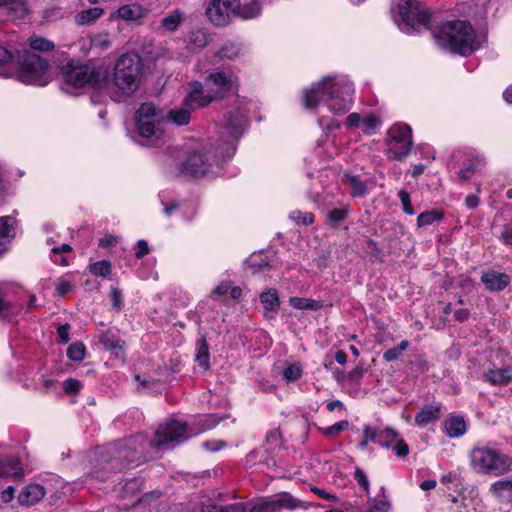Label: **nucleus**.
<instances>
[{
	"label": "nucleus",
	"instance_id": "nucleus-31",
	"mask_svg": "<svg viewBox=\"0 0 512 512\" xmlns=\"http://www.w3.org/2000/svg\"><path fill=\"white\" fill-rule=\"evenodd\" d=\"M260 301L266 311L277 312L280 300L276 289L270 288L260 294Z\"/></svg>",
	"mask_w": 512,
	"mask_h": 512
},
{
	"label": "nucleus",
	"instance_id": "nucleus-41",
	"mask_svg": "<svg viewBox=\"0 0 512 512\" xmlns=\"http://www.w3.org/2000/svg\"><path fill=\"white\" fill-rule=\"evenodd\" d=\"M91 48L98 51H104L111 46L110 35L108 33H99L90 38Z\"/></svg>",
	"mask_w": 512,
	"mask_h": 512
},
{
	"label": "nucleus",
	"instance_id": "nucleus-27",
	"mask_svg": "<svg viewBox=\"0 0 512 512\" xmlns=\"http://www.w3.org/2000/svg\"><path fill=\"white\" fill-rule=\"evenodd\" d=\"M245 508L242 504H233L229 506H218L215 504H205L200 502L195 504L190 512H244Z\"/></svg>",
	"mask_w": 512,
	"mask_h": 512
},
{
	"label": "nucleus",
	"instance_id": "nucleus-33",
	"mask_svg": "<svg viewBox=\"0 0 512 512\" xmlns=\"http://www.w3.org/2000/svg\"><path fill=\"white\" fill-rule=\"evenodd\" d=\"M443 219V213L437 209L422 212L417 217V226L425 227Z\"/></svg>",
	"mask_w": 512,
	"mask_h": 512
},
{
	"label": "nucleus",
	"instance_id": "nucleus-53",
	"mask_svg": "<svg viewBox=\"0 0 512 512\" xmlns=\"http://www.w3.org/2000/svg\"><path fill=\"white\" fill-rule=\"evenodd\" d=\"M354 477H355L356 481L358 482V484L364 489V491L368 492L369 491V481H368V478H367L366 474L364 473V471L361 469H356L355 473H354Z\"/></svg>",
	"mask_w": 512,
	"mask_h": 512
},
{
	"label": "nucleus",
	"instance_id": "nucleus-55",
	"mask_svg": "<svg viewBox=\"0 0 512 512\" xmlns=\"http://www.w3.org/2000/svg\"><path fill=\"white\" fill-rule=\"evenodd\" d=\"M249 512H272L269 499H263L257 502L252 508H250Z\"/></svg>",
	"mask_w": 512,
	"mask_h": 512
},
{
	"label": "nucleus",
	"instance_id": "nucleus-6",
	"mask_svg": "<svg viewBox=\"0 0 512 512\" xmlns=\"http://www.w3.org/2000/svg\"><path fill=\"white\" fill-rule=\"evenodd\" d=\"M61 77L64 83L75 88L88 86L96 90H102L109 83L107 67L94 61H88L84 64L68 63L63 66Z\"/></svg>",
	"mask_w": 512,
	"mask_h": 512
},
{
	"label": "nucleus",
	"instance_id": "nucleus-8",
	"mask_svg": "<svg viewBox=\"0 0 512 512\" xmlns=\"http://www.w3.org/2000/svg\"><path fill=\"white\" fill-rule=\"evenodd\" d=\"M136 128L143 139V145L157 146L162 143L165 133L162 123L165 119L163 112L153 103H143L136 111Z\"/></svg>",
	"mask_w": 512,
	"mask_h": 512
},
{
	"label": "nucleus",
	"instance_id": "nucleus-9",
	"mask_svg": "<svg viewBox=\"0 0 512 512\" xmlns=\"http://www.w3.org/2000/svg\"><path fill=\"white\" fill-rule=\"evenodd\" d=\"M237 88V78L232 73L223 71L212 72L206 77L205 84H202V93L199 94V105L206 107L218 98L235 93Z\"/></svg>",
	"mask_w": 512,
	"mask_h": 512
},
{
	"label": "nucleus",
	"instance_id": "nucleus-2",
	"mask_svg": "<svg viewBox=\"0 0 512 512\" xmlns=\"http://www.w3.org/2000/svg\"><path fill=\"white\" fill-rule=\"evenodd\" d=\"M191 435L188 433L186 423L170 420L159 425L154 439L150 442L143 434L118 441L107 448L106 455L101 456L100 469L90 476L104 481L109 471H122L137 466L141 460L145 459L144 452L147 446H153L158 450L172 449Z\"/></svg>",
	"mask_w": 512,
	"mask_h": 512
},
{
	"label": "nucleus",
	"instance_id": "nucleus-61",
	"mask_svg": "<svg viewBox=\"0 0 512 512\" xmlns=\"http://www.w3.org/2000/svg\"><path fill=\"white\" fill-rule=\"evenodd\" d=\"M137 248L138 249L135 253L137 259H141L142 257L149 253L148 243L145 240H139L137 242Z\"/></svg>",
	"mask_w": 512,
	"mask_h": 512
},
{
	"label": "nucleus",
	"instance_id": "nucleus-36",
	"mask_svg": "<svg viewBox=\"0 0 512 512\" xmlns=\"http://www.w3.org/2000/svg\"><path fill=\"white\" fill-rule=\"evenodd\" d=\"M89 271L95 276L106 278L112 273V264L107 260L97 261L89 265Z\"/></svg>",
	"mask_w": 512,
	"mask_h": 512
},
{
	"label": "nucleus",
	"instance_id": "nucleus-43",
	"mask_svg": "<svg viewBox=\"0 0 512 512\" xmlns=\"http://www.w3.org/2000/svg\"><path fill=\"white\" fill-rule=\"evenodd\" d=\"M207 44V36L204 31H192L189 35V45L194 48H202Z\"/></svg>",
	"mask_w": 512,
	"mask_h": 512
},
{
	"label": "nucleus",
	"instance_id": "nucleus-47",
	"mask_svg": "<svg viewBox=\"0 0 512 512\" xmlns=\"http://www.w3.org/2000/svg\"><path fill=\"white\" fill-rule=\"evenodd\" d=\"M391 449L393 450L395 455L398 457H404V456L408 455V453H409L408 444L399 436L397 437V440L395 441V443L393 444Z\"/></svg>",
	"mask_w": 512,
	"mask_h": 512
},
{
	"label": "nucleus",
	"instance_id": "nucleus-24",
	"mask_svg": "<svg viewBox=\"0 0 512 512\" xmlns=\"http://www.w3.org/2000/svg\"><path fill=\"white\" fill-rule=\"evenodd\" d=\"M100 343L116 357H123L125 342L117 338L111 331H107L101 335Z\"/></svg>",
	"mask_w": 512,
	"mask_h": 512
},
{
	"label": "nucleus",
	"instance_id": "nucleus-25",
	"mask_svg": "<svg viewBox=\"0 0 512 512\" xmlns=\"http://www.w3.org/2000/svg\"><path fill=\"white\" fill-rule=\"evenodd\" d=\"M440 418V408L438 406L428 405L421 409L415 416V424L419 427H426L435 423Z\"/></svg>",
	"mask_w": 512,
	"mask_h": 512
},
{
	"label": "nucleus",
	"instance_id": "nucleus-20",
	"mask_svg": "<svg viewBox=\"0 0 512 512\" xmlns=\"http://www.w3.org/2000/svg\"><path fill=\"white\" fill-rule=\"evenodd\" d=\"M147 13L148 10L137 3L123 5L116 12L117 17L131 22L144 18Z\"/></svg>",
	"mask_w": 512,
	"mask_h": 512
},
{
	"label": "nucleus",
	"instance_id": "nucleus-56",
	"mask_svg": "<svg viewBox=\"0 0 512 512\" xmlns=\"http://www.w3.org/2000/svg\"><path fill=\"white\" fill-rule=\"evenodd\" d=\"M55 290H56V293L58 296H64V295L68 294L69 292H71L72 284L69 281L60 280L56 284Z\"/></svg>",
	"mask_w": 512,
	"mask_h": 512
},
{
	"label": "nucleus",
	"instance_id": "nucleus-34",
	"mask_svg": "<svg viewBox=\"0 0 512 512\" xmlns=\"http://www.w3.org/2000/svg\"><path fill=\"white\" fill-rule=\"evenodd\" d=\"M103 13V9L99 7H93L84 11H81L76 16V22L79 25H87L98 19Z\"/></svg>",
	"mask_w": 512,
	"mask_h": 512
},
{
	"label": "nucleus",
	"instance_id": "nucleus-19",
	"mask_svg": "<svg viewBox=\"0 0 512 512\" xmlns=\"http://www.w3.org/2000/svg\"><path fill=\"white\" fill-rule=\"evenodd\" d=\"M23 475V467L17 458L9 457L0 460V478L21 479Z\"/></svg>",
	"mask_w": 512,
	"mask_h": 512
},
{
	"label": "nucleus",
	"instance_id": "nucleus-5",
	"mask_svg": "<svg viewBox=\"0 0 512 512\" xmlns=\"http://www.w3.org/2000/svg\"><path fill=\"white\" fill-rule=\"evenodd\" d=\"M437 44L451 53L469 56L480 47L475 30L468 21H447L433 30Z\"/></svg>",
	"mask_w": 512,
	"mask_h": 512
},
{
	"label": "nucleus",
	"instance_id": "nucleus-59",
	"mask_svg": "<svg viewBox=\"0 0 512 512\" xmlns=\"http://www.w3.org/2000/svg\"><path fill=\"white\" fill-rule=\"evenodd\" d=\"M0 6H16L19 7L22 13L27 11L24 0H0ZM15 9V7H13Z\"/></svg>",
	"mask_w": 512,
	"mask_h": 512
},
{
	"label": "nucleus",
	"instance_id": "nucleus-30",
	"mask_svg": "<svg viewBox=\"0 0 512 512\" xmlns=\"http://www.w3.org/2000/svg\"><path fill=\"white\" fill-rule=\"evenodd\" d=\"M484 165V158L481 156H475L469 159L468 163L458 171L457 177L460 181H466L470 179L474 173L481 169Z\"/></svg>",
	"mask_w": 512,
	"mask_h": 512
},
{
	"label": "nucleus",
	"instance_id": "nucleus-57",
	"mask_svg": "<svg viewBox=\"0 0 512 512\" xmlns=\"http://www.w3.org/2000/svg\"><path fill=\"white\" fill-rule=\"evenodd\" d=\"M319 125L328 131L339 128V123L335 119H327L324 117L319 118Z\"/></svg>",
	"mask_w": 512,
	"mask_h": 512
},
{
	"label": "nucleus",
	"instance_id": "nucleus-32",
	"mask_svg": "<svg viewBox=\"0 0 512 512\" xmlns=\"http://www.w3.org/2000/svg\"><path fill=\"white\" fill-rule=\"evenodd\" d=\"M349 184L351 186L350 194L354 198L364 197L369 194V187L366 182L362 181L358 176H349Z\"/></svg>",
	"mask_w": 512,
	"mask_h": 512
},
{
	"label": "nucleus",
	"instance_id": "nucleus-23",
	"mask_svg": "<svg viewBox=\"0 0 512 512\" xmlns=\"http://www.w3.org/2000/svg\"><path fill=\"white\" fill-rule=\"evenodd\" d=\"M15 74V59L10 50L0 45V77L12 78Z\"/></svg>",
	"mask_w": 512,
	"mask_h": 512
},
{
	"label": "nucleus",
	"instance_id": "nucleus-12",
	"mask_svg": "<svg viewBox=\"0 0 512 512\" xmlns=\"http://www.w3.org/2000/svg\"><path fill=\"white\" fill-rule=\"evenodd\" d=\"M386 155L390 160H403L412 147V131L406 124L397 123L389 128L386 139Z\"/></svg>",
	"mask_w": 512,
	"mask_h": 512
},
{
	"label": "nucleus",
	"instance_id": "nucleus-50",
	"mask_svg": "<svg viewBox=\"0 0 512 512\" xmlns=\"http://www.w3.org/2000/svg\"><path fill=\"white\" fill-rule=\"evenodd\" d=\"M399 198L405 213L413 215L415 213L414 208L410 201V195L407 191L401 190L399 192Z\"/></svg>",
	"mask_w": 512,
	"mask_h": 512
},
{
	"label": "nucleus",
	"instance_id": "nucleus-39",
	"mask_svg": "<svg viewBox=\"0 0 512 512\" xmlns=\"http://www.w3.org/2000/svg\"><path fill=\"white\" fill-rule=\"evenodd\" d=\"M72 250V247L69 244H62L61 246H55L51 249L52 255L51 260L59 265L67 266L68 261L65 256H62L64 253H68Z\"/></svg>",
	"mask_w": 512,
	"mask_h": 512
},
{
	"label": "nucleus",
	"instance_id": "nucleus-37",
	"mask_svg": "<svg viewBox=\"0 0 512 512\" xmlns=\"http://www.w3.org/2000/svg\"><path fill=\"white\" fill-rule=\"evenodd\" d=\"M29 45L31 49L42 52L51 51L55 47L52 41L37 35H33L29 38Z\"/></svg>",
	"mask_w": 512,
	"mask_h": 512
},
{
	"label": "nucleus",
	"instance_id": "nucleus-48",
	"mask_svg": "<svg viewBox=\"0 0 512 512\" xmlns=\"http://www.w3.org/2000/svg\"><path fill=\"white\" fill-rule=\"evenodd\" d=\"M349 423L346 420L339 421L323 430L324 435L334 436L342 432L348 427Z\"/></svg>",
	"mask_w": 512,
	"mask_h": 512
},
{
	"label": "nucleus",
	"instance_id": "nucleus-4",
	"mask_svg": "<svg viewBox=\"0 0 512 512\" xmlns=\"http://www.w3.org/2000/svg\"><path fill=\"white\" fill-rule=\"evenodd\" d=\"M141 57L134 52L122 54L114 63L112 79L105 87L114 102H125L139 89L142 76Z\"/></svg>",
	"mask_w": 512,
	"mask_h": 512
},
{
	"label": "nucleus",
	"instance_id": "nucleus-14",
	"mask_svg": "<svg viewBox=\"0 0 512 512\" xmlns=\"http://www.w3.org/2000/svg\"><path fill=\"white\" fill-rule=\"evenodd\" d=\"M239 0H211L206 9L209 20L217 26L228 24L231 15H236Z\"/></svg>",
	"mask_w": 512,
	"mask_h": 512
},
{
	"label": "nucleus",
	"instance_id": "nucleus-26",
	"mask_svg": "<svg viewBox=\"0 0 512 512\" xmlns=\"http://www.w3.org/2000/svg\"><path fill=\"white\" fill-rule=\"evenodd\" d=\"M485 379L493 385H506L512 380V367L490 369L485 373Z\"/></svg>",
	"mask_w": 512,
	"mask_h": 512
},
{
	"label": "nucleus",
	"instance_id": "nucleus-58",
	"mask_svg": "<svg viewBox=\"0 0 512 512\" xmlns=\"http://www.w3.org/2000/svg\"><path fill=\"white\" fill-rule=\"evenodd\" d=\"M230 288H231V283L229 281H223L212 290V295H215V296L225 295L229 292Z\"/></svg>",
	"mask_w": 512,
	"mask_h": 512
},
{
	"label": "nucleus",
	"instance_id": "nucleus-62",
	"mask_svg": "<svg viewBox=\"0 0 512 512\" xmlns=\"http://www.w3.org/2000/svg\"><path fill=\"white\" fill-rule=\"evenodd\" d=\"M225 443L221 440H213L207 441L203 444V446L211 452L219 451L222 447H224Z\"/></svg>",
	"mask_w": 512,
	"mask_h": 512
},
{
	"label": "nucleus",
	"instance_id": "nucleus-1",
	"mask_svg": "<svg viewBox=\"0 0 512 512\" xmlns=\"http://www.w3.org/2000/svg\"><path fill=\"white\" fill-rule=\"evenodd\" d=\"M247 103L239 100L223 116L217 137L212 140L208 151L186 154L178 149L165 153L163 164L171 174L203 176L211 168L230 159L236 152V144L243 135L247 124Z\"/></svg>",
	"mask_w": 512,
	"mask_h": 512
},
{
	"label": "nucleus",
	"instance_id": "nucleus-7",
	"mask_svg": "<svg viewBox=\"0 0 512 512\" xmlns=\"http://www.w3.org/2000/svg\"><path fill=\"white\" fill-rule=\"evenodd\" d=\"M471 468L481 474L501 476L512 469V458L489 446H476L469 453Z\"/></svg>",
	"mask_w": 512,
	"mask_h": 512
},
{
	"label": "nucleus",
	"instance_id": "nucleus-51",
	"mask_svg": "<svg viewBox=\"0 0 512 512\" xmlns=\"http://www.w3.org/2000/svg\"><path fill=\"white\" fill-rule=\"evenodd\" d=\"M380 430L381 429L377 430V429L371 428L370 426H365L364 430H363L364 438H366L369 442H374V443L379 444Z\"/></svg>",
	"mask_w": 512,
	"mask_h": 512
},
{
	"label": "nucleus",
	"instance_id": "nucleus-11",
	"mask_svg": "<svg viewBox=\"0 0 512 512\" xmlns=\"http://www.w3.org/2000/svg\"><path fill=\"white\" fill-rule=\"evenodd\" d=\"M12 78L24 84L44 86L50 80L48 62L36 54L25 52L21 64L15 63V74Z\"/></svg>",
	"mask_w": 512,
	"mask_h": 512
},
{
	"label": "nucleus",
	"instance_id": "nucleus-22",
	"mask_svg": "<svg viewBox=\"0 0 512 512\" xmlns=\"http://www.w3.org/2000/svg\"><path fill=\"white\" fill-rule=\"evenodd\" d=\"M444 431L450 438H458L467 431V424L461 416H450L444 421Z\"/></svg>",
	"mask_w": 512,
	"mask_h": 512
},
{
	"label": "nucleus",
	"instance_id": "nucleus-63",
	"mask_svg": "<svg viewBox=\"0 0 512 512\" xmlns=\"http://www.w3.org/2000/svg\"><path fill=\"white\" fill-rule=\"evenodd\" d=\"M15 488L9 486L1 492V499L4 503H10L14 499Z\"/></svg>",
	"mask_w": 512,
	"mask_h": 512
},
{
	"label": "nucleus",
	"instance_id": "nucleus-15",
	"mask_svg": "<svg viewBox=\"0 0 512 512\" xmlns=\"http://www.w3.org/2000/svg\"><path fill=\"white\" fill-rule=\"evenodd\" d=\"M22 311V306L14 301L8 288L0 287V317L12 321Z\"/></svg>",
	"mask_w": 512,
	"mask_h": 512
},
{
	"label": "nucleus",
	"instance_id": "nucleus-3",
	"mask_svg": "<svg viewBox=\"0 0 512 512\" xmlns=\"http://www.w3.org/2000/svg\"><path fill=\"white\" fill-rule=\"evenodd\" d=\"M354 87L346 76H327L303 92L302 101L306 109L324 104L334 114L346 113L353 104Z\"/></svg>",
	"mask_w": 512,
	"mask_h": 512
},
{
	"label": "nucleus",
	"instance_id": "nucleus-42",
	"mask_svg": "<svg viewBox=\"0 0 512 512\" xmlns=\"http://www.w3.org/2000/svg\"><path fill=\"white\" fill-rule=\"evenodd\" d=\"M85 345L83 343H73L67 349V356L72 361H82L85 357Z\"/></svg>",
	"mask_w": 512,
	"mask_h": 512
},
{
	"label": "nucleus",
	"instance_id": "nucleus-16",
	"mask_svg": "<svg viewBox=\"0 0 512 512\" xmlns=\"http://www.w3.org/2000/svg\"><path fill=\"white\" fill-rule=\"evenodd\" d=\"M46 494L43 486L30 483L25 486L18 495V501L22 506H32L37 504Z\"/></svg>",
	"mask_w": 512,
	"mask_h": 512
},
{
	"label": "nucleus",
	"instance_id": "nucleus-54",
	"mask_svg": "<svg viewBox=\"0 0 512 512\" xmlns=\"http://www.w3.org/2000/svg\"><path fill=\"white\" fill-rule=\"evenodd\" d=\"M81 383L77 379L70 378L64 382V391L66 393H77L80 390Z\"/></svg>",
	"mask_w": 512,
	"mask_h": 512
},
{
	"label": "nucleus",
	"instance_id": "nucleus-49",
	"mask_svg": "<svg viewBox=\"0 0 512 512\" xmlns=\"http://www.w3.org/2000/svg\"><path fill=\"white\" fill-rule=\"evenodd\" d=\"M110 300L112 303V307L121 310L123 307V295L122 292L118 288H111L110 291Z\"/></svg>",
	"mask_w": 512,
	"mask_h": 512
},
{
	"label": "nucleus",
	"instance_id": "nucleus-38",
	"mask_svg": "<svg viewBox=\"0 0 512 512\" xmlns=\"http://www.w3.org/2000/svg\"><path fill=\"white\" fill-rule=\"evenodd\" d=\"M398 436V432L390 427L381 429L379 435V445L389 449L393 446Z\"/></svg>",
	"mask_w": 512,
	"mask_h": 512
},
{
	"label": "nucleus",
	"instance_id": "nucleus-40",
	"mask_svg": "<svg viewBox=\"0 0 512 512\" xmlns=\"http://www.w3.org/2000/svg\"><path fill=\"white\" fill-rule=\"evenodd\" d=\"M289 304L291 307L301 310H316L319 307L317 301L301 297H291Z\"/></svg>",
	"mask_w": 512,
	"mask_h": 512
},
{
	"label": "nucleus",
	"instance_id": "nucleus-17",
	"mask_svg": "<svg viewBox=\"0 0 512 512\" xmlns=\"http://www.w3.org/2000/svg\"><path fill=\"white\" fill-rule=\"evenodd\" d=\"M481 281L487 289L501 291L509 285L510 277L505 273L488 270L482 274Z\"/></svg>",
	"mask_w": 512,
	"mask_h": 512
},
{
	"label": "nucleus",
	"instance_id": "nucleus-52",
	"mask_svg": "<svg viewBox=\"0 0 512 512\" xmlns=\"http://www.w3.org/2000/svg\"><path fill=\"white\" fill-rule=\"evenodd\" d=\"M363 118L358 113H351L346 118V126L349 128H360L362 126Z\"/></svg>",
	"mask_w": 512,
	"mask_h": 512
},
{
	"label": "nucleus",
	"instance_id": "nucleus-29",
	"mask_svg": "<svg viewBox=\"0 0 512 512\" xmlns=\"http://www.w3.org/2000/svg\"><path fill=\"white\" fill-rule=\"evenodd\" d=\"M185 20V14L179 9L169 12L161 20L160 27L167 32H174Z\"/></svg>",
	"mask_w": 512,
	"mask_h": 512
},
{
	"label": "nucleus",
	"instance_id": "nucleus-44",
	"mask_svg": "<svg viewBox=\"0 0 512 512\" xmlns=\"http://www.w3.org/2000/svg\"><path fill=\"white\" fill-rule=\"evenodd\" d=\"M302 369L298 364H291L283 370V377L287 382H292L301 377Z\"/></svg>",
	"mask_w": 512,
	"mask_h": 512
},
{
	"label": "nucleus",
	"instance_id": "nucleus-45",
	"mask_svg": "<svg viewBox=\"0 0 512 512\" xmlns=\"http://www.w3.org/2000/svg\"><path fill=\"white\" fill-rule=\"evenodd\" d=\"M380 125V120L377 116L368 115L363 117L361 128L367 134H371Z\"/></svg>",
	"mask_w": 512,
	"mask_h": 512
},
{
	"label": "nucleus",
	"instance_id": "nucleus-64",
	"mask_svg": "<svg viewBox=\"0 0 512 512\" xmlns=\"http://www.w3.org/2000/svg\"><path fill=\"white\" fill-rule=\"evenodd\" d=\"M390 508V505L387 502L380 501L374 504L370 509L369 512H388Z\"/></svg>",
	"mask_w": 512,
	"mask_h": 512
},
{
	"label": "nucleus",
	"instance_id": "nucleus-21",
	"mask_svg": "<svg viewBox=\"0 0 512 512\" xmlns=\"http://www.w3.org/2000/svg\"><path fill=\"white\" fill-rule=\"evenodd\" d=\"M491 494L501 502H512V479H503L490 486Z\"/></svg>",
	"mask_w": 512,
	"mask_h": 512
},
{
	"label": "nucleus",
	"instance_id": "nucleus-10",
	"mask_svg": "<svg viewBox=\"0 0 512 512\" xmlns=\"http://www.w3.org/2000/svg\"><path fill=\"white\" fill-rule=\"evenodd\" d=\"M393 17L399 29L406 34H412L420 27H426L430 19L428 11L416 0H399Z\"/></svg>",
	"mask_w": 512,
	"mask_h": 512
},
{
	"label": "nucleus",
	"instance_id": "nucleus-18",
	"mask_svg": "<svg viewBox=\"0 0 512 512\" xmlns=\"http://www.w3.org/2000/svg\"><path fill=\"white\" fill-rule=\"evenodd\" d=\"M269 499V503L272 509V512L277 511L278 509H297L303 507V502L293 497L291 494L287 492L280 493L278 495L272 496Z\"/></svg>",
	"mask_w": 512,
	"mask_h": 512
},
{
	"label": "nucleus",
	"instance_id": "nucleus-13",
	"mask_svg": "<svg viewBox=\"0 0 512 512\" xmlns=\"http://www.w3.org/2000/svg\"><path fill=\"white\" fill-rule=\"evenodd\" d=\"M202 93V83L195 81L190 83V92L185 98L183 105L168 112V120L179 126L187 125L190 121L191 111L195 108H202L199 105V94Z\"/></svg>",
	"mask_w": 512,
	"mask_h": 512
},
{
	"label": "nucleus",
	"instance_id": "nucleus-60",
	"mask_svg": "<svg viewBox=\"0 0 512 512\" xmlns=\"http://www.w3.org/2000/svg\"><path fill=\"white\" fill-rule=\"evenodd\" d=\"M161 203L163 205V213L166 216H171L174 211H176L179 208V204L175 201H172L170 203H165L163 196L160 195Z\"/></svg>",
	"mask_w": 512,
	"mask_h": 512
},
{
	"label": "nucleus",
	"instance_id": "nucleus-35",
	"mask_svg": "<svg viewBox=\"0 0 512 512\" xmlns=\"http://www.w3.org/2000/svg\"><path fill=\"white\" fill-rule=\"evenodd\" d=\"M196 361L204 370L209 368V349L205 339H201L197 343Z\"/></svg>",
	"mask_w": 512,
	"mask_h": 512
},
{
	"label": "nucleus",
	"instance_id": "nucleus-46",
	"mask_svg": "<svg viewBox=\"0 0 512 512\" xmlns=\"http://www.w3.org/2000/svg\"><path fill=\"white\" fill-rule=\"evenodd\" d=\"M348 215V208H335L328 212V219L331 223L337 224L343 221Z\"/></svg>",
	"mask_w": 512,
	"mask_h": 512
},
{
	"label": "nucleus",
	"instance_id": "nucleus-28",
	"mask_svg": "<svg viewBox=\"0 0 512 512\" xmlns=\"http://www.w3.org/2000/svg\"><path fill=\"white\" fill-rule=\"evenodd\" d=\"M15 223L16 220L11 216L0 217V247L7 245L15 237Z\"/></svg>",
	"mask_w": 512,
	"mask_h": 512
}]
</instances>
